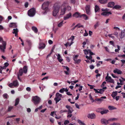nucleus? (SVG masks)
<instances>
[{
  "instance_id": "28",
  "label": "nucleus",
  "mask_w": 125,
  "mask_h": 125,
  "mask_svg": "<svg viewBox=\"0 0 125 125\" xmlns=\"http://www.w3.org/2000/svg\"><path fill=\"white\" fill-rule=\"evenodd\" d=\"M32 29L35 33H37L38 31L37 29L35 26L32 27Z\"/></svg>"
},
{
  "instance_id": "42",
  "label": "nucleus",
  "mask_w": 125,
  "mask_h": 125,
  "mask_svg": "<svg viewBox=\"0 0 125 125\" xmlns=\"http://www.w3.org/2000/svg\"><path fill=\"white\" fill-rule=\"evenodd\" d=\"M68 114H71L72 112L73 111V110L72 109H69L68 110Z\"/></svg>"
},
{
  "instance_id": "4",
  "label": "nucleus",
  "mask_w": 125,
  "mask_h": 125,
  "mask_svg": "<svg viewBox=\"0 0 125 125\" xmlns=\"http://www.w3.org/2000/svg\"><path fill=\"white\" fill-rule=\"evenodd\" d=\"M116 120V119L114 118H110L108 120H107L104 118H103L101 120V122L102 124L106 125L109 123V121H113Z\"/></svg>"
},
{
  "instance_id": "11",
  "label": "nucleus",
  "mask_w": 125,
  "mask_h": 125,
  "mask_svg": "<svg viewBox=\"0 0 125 125\" xmlns=\"http://www.w3.org/2000/svg\"><path fill=\"white\" fill-rule=\"evenodd\" d=\"M72 17V14L70 12L69 13L66 14V15L64 17L63 19L64 20H67Z\"/></svg>"
},
{
  "instance_id": "59",
  "label": "nucleus",
  "mask_w": 125,
  "mask_h": 125,
  "mask_svg": "<svg viewBox=\"0 0 125 125\" xmlns=\"http://www.w3.org/2000/svg\"><path fill=\"white\" fill-rule=\"evenodd\" d=\"M48 43L50 44H51L53 43V42L51 40H50L48 41Z\"/></svg>"
},
{
  "instance_id": "23",
  "label": "nucleus",
  "mask_w": 125,
  "mask_h": 125,
  "mask_svg": "<svg viewBox=\"0 0 125 125\" xmlns=\"http://www.w3.org/2000/svg\"><path fill=\"white\" fill-rule=\"evenodd\" d=\"M108 0H99V2L101 4H105L107 2Z\"/></svg>"
},
{
  "instance_id": "27",
  "label": "nucleus",
  "mask_w": 125,
  "mask_h": 125,
  "mask_svg": "<svg viewBox=\"0 0 125 125\" xmlns=\"http://www.w3.org/2000/svg\"><path fill=\"white\" fill-rule=\"evenodd\" d=\"M83 17V18L85 20H87L88 17L85 14H83L81 15V18Z\"/></svg>"
},
{
  "instance_id": "6",
  "label": "nucleus",
  "mask_w": 125,
  "mask_h": 125,
  "mask_svg": "<svg viewBox=\"0 0 125 125\" xmlns=\"http://www.w3.org/2000/svg\"><path fill=\"white\" fill-rule=\"evenodd\" d=\"M62 96V94H60L58 93H56V97L54 99V100L55 101L56 104L61 100V98Z\"/></svg>"
},
{
  "instance_id": "54",
  "label": "nucleus",
  "mask_w": 125,
  "mask_h": 125,
  "mask_svg": "<svg viewBox=\"0 0 125 125\" xmlns=\"http://www.w3.org/2000/svg\"><path fill=\"white\" fill-rule=\"evenodd\" d=\"M13 83H10L9 84L8 86L10 88H13Z\"/></svg>"
},
{
  "instance_id": "33",
  "label": "nucleus",
  "mask_w": 125,
  "mask_h": 125,
  "mask_svg": "<svg viewBox=\"0 0 125 125\" xmlns=\"http://www.w3.org/2000/svg\"><path fill=\"white\" fill-rule=\"evenodd\" d=\"M27 67L26 66H24L23 68V72L25 73H26L27 71Z\"/></svg>"
},
{
  "instance_id": "10",
  "label": "nucleus",
  "mask_w": 125,
  "mask_h": 125,
  "mask_svg": "<svg viewBox=\"0 0 125 125\" xmlns=\"http://www.w3.org/2000/svg\"><path fill=\"white\" fill-rule=\"evenodd\" d=\"M87 117L89 118L94 119L95 118L96 115L94 113L89 114L88 115Z\"/></svg>"
},
{
  "instance_id": "31",
  "label": "nucleus",
  "mask_w": 125,
  "mask_h": 125,
  "mask_svg": "<svg viewBox=\"0 0 125 125\" xmlns=\"http://www.w3.org/2000/svg\"><path fill=\"white\" fill-rule=\"evenodd\" d=\"M104 109V108H98L96 110V111L97 112H100L101 113L102 110Z\"/></svg>"
},
{
  "instance_id": "48",
  "label": "nucleus",
  "mask_w": 125,
  "mask_h": 125,
  "mask_svg": "<svg viewBox=\"0 0 125 125\" xmlns=\"http://www.w3.org/2000/svg\"><path fill=\"white\" fill-rule=\"evenodd\" d=\"M69 123V121L68 120H65L64 122V125H66L68 124V123Z\"/></svg>"
},
{
  "instance_id": "41",
  "label": "nucleus",
  "mask_w": 125,
  "mask_h": 125,
  "mask_svg": "<svg viewBox=\"0 0 125 125\" xmlns=\"http://www.w3.org/2000/svg\"><path fill=\"white\" fill-rule=\"evenodd\" d=\"M76 26H77V28H80L81 27H83V25H81L80 24H79V23L78 24L76 25Z\"/></svg>"
},
{
  "instance_id": "34",
  "label": "nucleus",
  "mask_w": 125,
  "mask_h": 125,
  "mask_svg": "<svg viewBox=\"0 0 125 125\" xmlns=\"http://www.w3.org/2000/svg\"><path fill=\"white\" fill-rule=\"evenodd\" d=\"M13 31L12 32L13 34H17V33L18 32V31L17 29H14L13 30Z\"/></svg>"
},
{
  "instance_id": "37",
  "label": "nucleus",
  "mask_w": 125,
  "mask_h": 125,
  "mask_svg": "<svg viewBox=\"0 0 125 125\" xmlns=\"http://www.w3.org/2000/svg\"><path fill=\"white\" fill-rule=\"evenodd\" d=\"M63 21H62L58 25V27H61L63 25Z\"/></svg>"
},
{
  "instance_id": "53",
  "label": "nucleus",
  "mask_w": 125,
  "mask_h": 125,
  "mask_svg": "<svg viewBox=\"0 0 125 125\" xmlns=\"http://www.w3.org/2000/svg\"><path fill=\"white\" fill-rule=\"evenodd\" d=\"M83 51L84 52V54L85 55H87L88 53L87 50L86 49H84L83 50Z\"/></svg>"
},
{
  "instance_id": "17",
  "label": "nucleus",
  "mask_w": 125,
  "mask_h": 125,
  "mask_svg": "<svg viewBox=\"0 0 125 125\" xmlns=\"http://www.w3.org/2000/svg\"><path fill=\"white\" fill-rule=\"evenodd\" d=\"M113 72L114 73H117L118 74H121L122 73V72L121 71L117 69L114 70Z\"/></svg>"
},
{
  "instance_id": "15",
  "label": "nucleus",
  "mask_w": 125,
  "mask_h": 125,
  "mask_svg": "<svg viewBox=\"0 0 125 125\" xmlns=\"http://www.w3.org/2000/svg\"><path fill=\"white\" fill-rule=\"evenodd\" d=\"M9 26L10 28H16L17 27V26L16 23L11 22L9 24Z\"/></svg>"
},
{
  "instance_id": "14",
  "label": "nucleus",
  "mask_w": 125,
  "mask_h": 125,
  "mask_svg": "<svg viewBox=\"0 0 125 125\" xmlns=\"http://www.w3.org/2000/svg\"><path fill=\"white\" fill-rule=\"evenodd\" d=\"M81 15L80 13L76 12L73 15V17H75L76 18L79 17L81 18Z\"/></svg>"
},
{
  "instance_id": "21",
  "label": "nucleus",
  "mask_w": 125,
  "mask_h": 125,
  "mask_svg": "<svg viewBox=\"0 0 125 125\" xmlns=\"http://www.w3.org/2000/svg\"><path fill=\"white\" fill-rule=\"evenodd\" d=\"M57 59L58 60L59 62H61L63 61V59H60V58H62L60 54L59 53L57 55Z\"/></svg>"
},
{
  "instance_id": "3",
  "label": "nucleus",
  "mask_w": 125,
  "mask_h": 125,
  "mask_svg": "<svg viewBox=\"0 0 125 125\" xmlns=\"http://www.w3.org/2000/svg\"><path fill=\"white\" fill-rule=\"evenodd\" d=\"M41 99L37 96H32L31 101L35 105H37L39 104L41 101Z\"/></svg>"
},
{
  "instance_id": "7",
  "label": "nucleus",
  "mask_w": 125,
  "mask_h": 125,
  "mask_svg": "<svg viewBox=\"0 0 125 125\" xmlns=\"http://www.w3.org/2000/svg\"><path fill=\"white\" fill-rule=\"evenodd\" d=\"M2 45H0V49L2 52H4L5 51V49L6 48V43L5 41H3L2 42Z\"/></svg>"
},
{
  "instance_id": "47",
  "label": "nucleus",
  "mask_w": 125,
  "mask_h": 125,
  "mask_svg": "<svg viewBox=\"0 0 125 125\" xmlns=\"http://www.w3.org/2000/svg\"><path fill=\"white\" fill-rule=\"evenodd\" d=\"M120 38H124L125 36V34H123V33H122L121 32L120 33Z\"/></svg>"
},
{
  "instance_id": "22",
  "label": "nucleus",
  "mask_w": 125,
  "mask_h": 125,
  "mask_svg": "<svg viewBox=\"0 0 125 125\" xmlns=\"http://www.w3.org/2000/svg\"><path fill=\"white\" fill-rule=\"evenodd\" d=\"M109 112V110H102L101 112V114L102 115H103L104 114H106Z\"/></svg>"
},
{
  "instance_id": "64",
  "label": "nucleus",
  "mask_w": 125,
  "mask_h": 125,
  "mask_svg": "<svg viewBox=\"0 0 125 125\" xmlns=\"http://www.w3.org/2000/svg\"><path fill=\"white\" fill-rule=\"evenodd\" d=\"M121 94H122L123 97L124 98H125V93L122 92L121 93Z\"/></svg>"
},
{
  "instance_id": "51",
  "label": "nucleus",
  "mask_w": 125,
  "mask_h": 125,
  "mask_svg": "<svg viewBox=\"0 0 125 125\" xmlns=\"http://www.w3.org/2000/svg\"><path fill=\"white\" fill-rule=\"evenodd\" d=\"M70 1L71 3L73 4H74L76 2L75 0H70Z\"/></svg>"
},
{
  "instance_id": "46",
  "label": "nucleus",
  "mask_w": 125,
  "mask_h": 125,
  "mask_svg": "<svg viewBox=\"0 0 125 125\" xmlns=\"http://www.w3.org/2000/svg\"><path fill=\"white\" fill-rule=\"evenodd\" d=\"M78 55H75L73 59L74 61L75 62L77 60V59Z\"/></svg>"
},
{
  "instance_id": "58",
  "label": "nucleus",
  "mask_w": 125,
  "mask_h": 125,
  "mask_svg": "<svg viewBox=\"0 0 125 125\" xmlns=\"http://www.w3.org/2000/svg\"><path fill=\"white\" fill-rule=\"evenodd\" d=\"M66 60L68 62H69L70 61V59L69 57H66Z\"/></svg>"
},
{
  "instance_id": "56",
  "label": "nucleus",
  "mask_w": 125,
  "mask_h": 125,
  "mask_svg": "<svg viewBox=\"0 0 125 125\" xmlns=\"http://www.w3.org/2000/svg\"><path fill=\"white\" fill-rule=\"evenodd\" d=\"M67 112V110H61V111H60V113H62L63 112Z\"/></svg>"
},
{
  "instance_id": "13",
  "label": "nucleus",
  "mask_w": 125,
  "mask_h": 125,
  "mask_svg": "<svg viewBox=\"0 0 125 125\" xmlns=\"http://www.w3.org/2000/svg\"><path fill=\"white\" fill-rule=\"evenodd\" d=\"M111 14V13L110 11H104L102 12L101 13V15L105 16H108L109 14Z\"/></svg>"
},
{
  "instance_id": "16",
  "label": "nucleus",
  "mask_w": 125,
  "mask_h": 125,
  "mask_svg": "<svg viewBox=\"0 0 125 125\" xmlns=\"http://www.w3.org/2000/svg\"><path fill=\"white\" fill-rule=\"evenodd\" d=\"M12 83L13 84V86L16 87H17L19 85L18 81L17 80L13 81Z\"/></svg>"
},
{
  "instance_id": "19",
  "label": "nucleus",
  "mask_w": 125,
  "mask_h": 125,
  "mask_svg": "<svg viewBox=\"0 0 125 125\" xmlns=\"http://www.w3.org/2000/svg\"><path fill=\"white\" fill-rule=\"evenodd\" d=\"M117 94V91H114L113 92L111 96L114 99H115V97L116 96Z\"/></svg>"
},
{
  "instance_id": "24",
  "label": "nucleus",
  "mask_w": 125,
  "mask_h": 125,
  "mask_svg": "<svg viewBox=\"0 0 125 125\" xmlns=\"http://www.w3.org/2000/svg\"><path fill=\"white\" fill-rule=\"evenodd\" d=\"M103 100V99H101V98H96L95 99V101H98V102L97 103L98 104H100Z\"/></svg>"
},
{
  "instance_id": "45",
  "label": "nucleus",
  "mask_w": 125,
  "mask_h": 125,
  "mask_svg": "<svg viewBox=\"0 0 125 125\" xmlns=\"http://www.w3.org/2000/svg\"><path fill=\"white\" fill-rule=\"evenodd\" d=\"M65 88H63L60 90L59 92L60 93H62L64 91Z\"/></svg>"
},
{
  "instance_id": "52",
  "label": "nucleus",
  "mask_w": 125,
  "mask_h": 125,
  "mask_svg": "<svg viewBox=\"0 0 125 125\" xmlns=\"http://www.w3.org/2000/svg\"><path fill=\"white\" fill-rule=\"evenodd\" d=\"M77 96L75 98V100H78V98H79V96L80 95V94L77 93Z\"/></svg>"
},
{
  "instance_id": "30",
  "label": "nucleus",
  "mask_w": 125,
  "mask_h": 125,
  "mask_svg": "<svg viewBox=\"0 0 125 125\" xmlns=\"http://www.w3.org/2000/svg\"><path fill=\"white\" fill-rule=\"evenodd\" d=\"M99 22L97 21L94 26V29H96L97 27L99 26Z\"/></svg>"
},
{
  "instance_id": "12",
  "label": "nucleus",
  "mask_w": 125,
  "mask_h": 125,
  "mask_svg": "<svg viewBox=\"0 0 125 125\" xmlns=\"http://www.w3.org/2000/svg\"><path fill=\"white\" fill-rule=\"evenodd\" d=\"M45 44L42 42H40L39 44V49H43L45 48Z\"/></svg>"
},
{
  "instance_id": "44",
  "label": "nucleus",
  "mask_w": 125,
  "mask_h": 125,
  "mask_svg": "<svg viewBox=\"0 0 125 125\" xmlns=\"http://www.w3.org/2000/svg\"><path fill=\"white\" fill-rule=\"evenodd\" d=\"M99 90V93L102 94L104 91V90L102 89H101L100 90L98 89Z\"/></svg>"
},
{
  "instance_id": "9",
  "label": "nucleus",
  "mask_w": 125,
  "mask_h": 125,
  "mask_svg": "<svg viewBox=\"0 0 125 125\" xmlns=\"http://www.w3.org/2000/svg\"><path fill=\"white\" fill-rule=\"evenodd\" d=\"M90 8V6L89 5H86L85 7V10L86 13L88 15H90L91 13Z\"/></svg>"
},
{
  "instance_id": "20",
  "label": "nucleus",
  "mask_w": 125,
  "mask_h": 125,
  "mask_svg": "<svg viewBox=\"0 0 125 125\" xmlns=\"http://www.w3.org/2000/svg\"><path fill=\"white\" fill-rule=\"evenodd\" d=\"M94 10L95 12H96L99 11L100 10V8L98 6L96 5L95 6Z\"/></svg>"
},
{
  "instance_id": "5",
  "label": "nucleus",
  "mask_w": 125,
  "mask_h": 125,
  "mask_svg": "<svg viewBox=\"0 0 125 125\" xmlns=\"http://www.w3.org/2000/svg\"><path fill=\"white\" fill-rule=\"evenodd\" d=\"M36 13V10L34 8H32L29 10L28 12V14L30 17H33Z\"/></svg>"
},
{
  "instance_id": "35",
  "label": "nucleus",
  "mask_w": 125,
  "mask_h": 125,
  "mask_svg": "<svg viewBox=\"0 0 125 125\" xmlns=\"http://www.w3.org/2000/svg\"><path fill=\"white\" fill-rule=\"evenodd\" d=\"M77 121L80 125H85V124L80 120H78Z\"/></svg>"
},
{
  "instance_id": "26",
  "label": "nucleus",
  "mask_w": 125,
  "mask_h": 125,
  "mask_svg": "<svg viewBox=\"0 0 125 125\" xmlns=\"http://www.w3.org/2000/svg\"><path fill=\"white\" fill-rule=\"evenodd\" d=\"M66 10L65 8L64 7L63 9H61L60 15H63L65 13Z\"/></svg>"
},
{
  "instance_id": "18",
  "label": "nucleus",
  "mask_w": 125,
  "mask_h": 125,
  "mask_svg": "<svg viewBox=\"0 0 125 125\" xmlns=\"http://www.w3.org/2000/svg\"><path fill=\"white\" fill-rule=\"evenodd\" d=\"M115 5V3L114 2H109L108 4V7H109L112 8Z\"/></svg>"
},
{
  "instance_id": "25",
  "label": "nucleus",
  "mask_w": 125,
  "mask_h": 125,
  "mask_svg": "<svg viewBox=\"0 0 125 125\" xmlns=\"http://www.w3.org/2000/svg\"><path fill=\"white\" fill-rule=\"evenodd\" d=\"M23 73V71L22 69L20 68L19 71V73L17 74L19 75L20 76H21L22 75Z\"/></svg>"
},
{
  "instance_id": "63",
  "label": "nucleus",
  "mask_w": 125,
  "mask_h": 125,
  "mask_svg": "<svg viewBox=\"0 0 125 125\" xmlns=\"http://www.w3.org/2000/svg\"><path fill=\"white\" fill-rule=\"evenodd\" d=\"M24 5L25 8L27 7L28 6V3L27 2L25 3Z\"/></svg>"
},
{
  "instance_id": "62",
  "label": "nucleus",
  "mask_w": 125,
  "mask_h": 125,
  "mask_svg": "<svg viewBox=\"0 0 125 125\" xmlns=\"http://www.w3.org/2000/svg\"><path fill=\"white\" fill-rule=\"evenodd\" d=\"M120 96H116L115 97V99L117 101L119 99Z\"/></svg>"
},
{
  "instance_id": "38",
  "label": "nucleus",
  "mask_w": 125,
  "mask_h": 125,
  "mask_svg": "<svg viewBox=\"0 0 125 125\" xmlns=\"http://www.w3.org/2000/svg\"><path fill=\"white\" fill-rule=\"evenodd\" d=\"M117 49H115V52H118L120 50V46L118 45H117Z\"/></svg>"
},
{
  "instance_id": "36",
  "label": "nucleus",
  "mask_w": 125,
  "mask_h": 125,
  "mask_svg": "<svg viewBox=\"0 0 125 125\" xmlns=\"http://www.w3.org/2000/svg\"><path fill=\"white\" fill-rule=\"evenodd\" d=\"M64 8H65L66 10L69 11V10H71V7L69 6H68L66 7H65Z\"/></svg>"
},
{
  "instance_id": "60",
  "label": "nucleus",
  "mask_w": 125,
  "mask_h": 125,
  "mask_svg": "<svg viewBox=\"0 0 125 125\" xmlns=\"http://www.w3.org/2000/svg\"><path fill=\"white\" fill-rule=\"evenodd\" d=\"M113 34L115 35L116 36V37H117L118 35V33L117 32L115 31L114 32V33Z\"/></svg>"
},
{
  "instance_id": "8",
  "label": "nucleus",
  "mask_w": 125,
  "mask_h": 125,
  "mask_svg": "<svg viewBox=\"0 0 125 125\" xmlns=\"http://www.w3.org/2000/svg\"><path fill=\"white\" fill-rule=\"evenodd\" d=\"M105 79L106 81L108 83H114L115 82L114 80L111 78L110 76H106Z\"/></svg>"
},
{
  "instance_id": "49",
  "label": "nucleus",
  "mask_w": 125,
  "mask_h": 125,
  "mask_svg": "<svg viewBox=\"0 0 125 125\" xmlns=\"http://www.w3.org/2000/svg\"><path fill=\"white\" fill-rule=\"evenodd\" d=\"M66 108L68 109V110L69 109H73L70 106L67 105H66Z\"/></svg>"
},
{
  "instance_id": "43",
  "label": "nucleus",
  "mask_w": 125,
  "mask_h": 125,
  "mask_svg": "<svg viewBox=\"0 0 125 125\" xmlns=\"http://www.w3.org/2000/svg\"><path fill=\"white\" fill-rule=\"evenodd\" d=\"M13 108V107L12 106H9V107L8 108V112H10L12 109Z\"/></svg>"
},
{
  "instance_id": "1",
  "label": "nucleus",
  "mask_w": 125,
  "mask_h": 125,
  "mask_svg": "<svg viewBox=\"0 0 125 125\" xmlns=\"http://www.w3.org/2000/svg\"><path fill=\"white\" fill-rule=\"evenodd\" d=\"M60 7L57 4H55L53 6L52 14L53 16H56L59 12Z\"/></svg>"
},
{
  "instance_id": "32",
  "label": "nucleus",
  "mask_w": 125,
  "mask_h": 125,
  "mask_svg": "<svg viewBox=\"0 0 125 125\" xmlns=\"http://www.w3.org/2000/svg\"><path fill=\"white\" fill-rule=\"evenodd\" d=\"M19 99L18 98H17L15 100V102L14 106H16L19 103Z\"/></svg>"
},
{
  "instance_id": "40",
  "label": "nucleus",
  "mask_w": 125,
  "mask_h": 125,
  "mask_svg": "<svg viewBox=\"0 0 125 125\" xmlns=\"http://www.w3.org/2000/svg\"><path fill=\"white\" fill-rule=\"evenodd\" d=\"M121 8V7L118 5H115L114 7V8L116 9H117L120 8Z\"/></svg>"
},
{
  "instance_id": "61",
  "label": "nucleus",
  "mask_w": 125,
  "mask_h": 125,
  "mask_svg": "<svg viewBox=\"0 0 125 125\" xmlns=\"http://www.w3.org/2000/svg\"><path fill=\"white\" fill-rule=\"evenodd\" d=\"M106 83V82H104L102 85H101V87H103L104 86L105 84Z\"/></svg>"
},
{
  "instance_id": "57",
  "label": "nucleus",
  "mask_w": 125,
  "mask_h": 125,
  "mask_svg": "<svg viewBox=\"0 0 125 125\" xmlns=\"http://www.w3.org/2000/svg\"><path fill=\"white\" fill-rule=\"evenodd\" d=\"M89 67L91 69H93L94 68V67L93 65H90L89 66Z\"/></svg>"
},
{
  "instance_id": "39",
  "label": "nucleus",
  "mask_w": 125,
  "mask_h": 125,
  "mask_svg": "<svg viewBox=\"0 0 125 125\" xmlns=\"http://www.w3.org/2000/svg\"><path fill=\"white\" fill-rule=\"evenodd\" d=\"M81 60L80 59H78L77 60L75 61V64H79V63L81 62Z\"/></svg>"
},
{
  "instance_id": "55",
  "label": "nucleus",
  "mask_w": 125,
  "mask_h": 125,
  "mask_svg": "<svg viewBox=\"0 0 125 125\" xmlns=\"http://www.w3.org/2000/svg\"><path fill=\"white\" fill-rule=\"evenodd\" d=\"M7 96L8 94H4L3 95V96L5 98H7Z\"/></svg>"
},
{
  "instance_id": "50",
  "label": "nucleus",
  "mask_w": 125,
  "mask_h": 125,
  "mask_svg": "<svg viewBox=\"0 0 125 125\" xmlns=\"http://www.w3.org/2000/svg\"><path fill=\"white\" fill-rule=\"evenodd\" d=\"M85 33L84 34L83 36H86L88 35V34L86 30H85Z\"/></svg>"
},
{
  "instance_id": "2",
  "label": "nucleus",
  "mask_w": 125,
  "mask_h": 125,
  "mask_svg": "<svg viewBox=\"0 0 125 125\" xmlns=\"http://www.w3.org/2000/svg\"><path fill=\"white\" fill-rule=\"evenodd\" d=\"M49 4V1H46L44 2L42 5V9L45 10L44 13H46L47 12L49 11L48 6Z\"/></svg>"
},
{
  "instance_id": "29",
  "label": "nucleus",
  "mask_w": 125,
  "mask_h": 125,
  "mask_svg": "<svg viewBox=\"0 0 125 125\" xmlns=\"http://www.w3.org/2000/svg\"><path fill=\"white\" fill-rule=\"evenodd\" d=\"M108 108L109 110H112L114 109H116V108L113 106L110 105L108 107Z\"/></svg>"
}]
</instances>
